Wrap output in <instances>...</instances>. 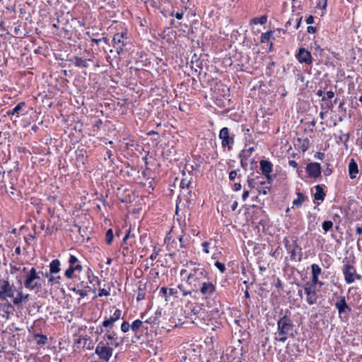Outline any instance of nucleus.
<instances>
[{"mask_svg": "<svg viewBox=\"0 0 362 362\" xmlns=\"http://www.w3.org/2000/svg\"><path fill=\"white\" fill-rule=\"evenodd\" d=\"M90 59H85L81 57H75L74 65L77 67L86 68L89 66L88 62Z\"/></svg>", "mask_w": 362, "mask_h": 362, "instance_id": "obj_21", "label": "nucleus"}, {"mask_svg": "<svg viewBox=\"0 0 362 362\" xmlns=\"http://www.w3.org/2000/svg\"><path fill=\"white\" fill-rule=\"evenodd\" d=\"M335 307L338 310L339 315L341 317V314L351 312V308L347 305L344 296L341 297L340 300L335 303Z\"/></svg>", "mask_w": 362, "mask_h": 362, "instance_id": "obj_14", "label": "nucleus"}, {"mask_svg": "<svg viewBox=\"0 0 362 362\" xmlns=\"http://www.w3.org/2000/svg\"><path fill=\"white\" fill-rule=\"evenodd\" d=\"M315 158L322 160L324 158V153L317 152L315 154Z\"/></svg>", "mask_w": 362, "mask_h": 362, "instance_id": "obj_47", "label": "nucleus"}, {"mask_svg": "<svg viewBox=\"0 0 362 362\" xmlns=\"http://www.w3.org/2000/svg\"><path fill=\"white\" fill-rule=\"evenodd\" d=\"M129 328H130V325L127 322L124 321L122 323L121 330L122 332H124V333L127 332L129 330Z\"/></svg>", "mask_w": 362, "mask_h": 362, "instance_id": "obj_34", "label": "nucleus"}, {"mask_svg": "<svg viewBox=\"0 0 362 362\" xmlns=\"http://www.w3.org/2000/svg\"><path fill=\"white\" fill-rule=\"evenodd\" d=\"M344 281L347 284H351L356 280H361L362 276L356 272V268L351 264L346 262L342 268Z\"/></svg>", "mask_w": 362, "mask_h": 362, "instance_id": "obj_6", "label": "nucleus"}, {"mask_svg": "<svg viewBox=\"0 0 362 362\" xmlns=\"http://www.w3.org/2000/svg\"><path fill=\"white\" fill-rule=\"evenodd\" d=\"M189 273V269L186 267V269H182L180 270V275L181 276H185L186 275V276L187 277V274Z\"/></svg>", "mask_w": 362, "mask_h": 362, "instance_id": "obj_46", "label": "nucleus"}, {"mask_svg": "<svg viewBox=\"0 0 362 362\" xmlns=\"http://www.w3.org/2000/svg\"><path fill=\"white\" fill-rule=\"evenodd\" d=\"M306 172L309 177L317 178L321 175V165L318 163H310L307 165Z\"/></svg>", "mask_w": 362, "mask_h": 362, "instance_id": "obj_11", "label": "nucleus"}, {"mask_svg": "<svg viewBox=\"0 0 362 362\" xmlns=\"http://www.w3.org/2000/svg\"><path fill=\"white\" fill-rule=\"evenodd\" d=\"M216 290L215 286L211 282H203L200 288V292L206 298H209Z\"/></svg>", "mask_w": 362, "mask_h": 362, "instance_id": "obj_13", "label": "nucleus"}, {"mask_svg": "<svg viewBox=\"0 0 362 362\" xmlns=\"http://www.w3.org/2000/svg\"><path fill=\"white\" fill-rule=\"evenodd\" d=\"M121 315V310L115 308L113 313L109 317H105L102 323V326L105 329H112L114 324L120 319Z\"/></svg>", "mask_w": 362, "mask_h": 362, "instance_id": "obj_9", "label": "nucleus"}, {"mask_svg": "<svg viewBox=\"0 0 362 362\" xmlns=\"http://www.w3.org/2000/svg\"><path fill=\"white\" fill-rule=\"evenodd\" d=\"M82 269L83 267L80 264H78L76 266H69V268L65 271L64 274L68 279H71L75 271L81 272Z\"/></svg>", "mask_w": 362, "mask_h": 362, "instance_id": "obj_19", "label": "nucleus"}, {"mask_svg": "<svg viewBox=\"0 0 362 362\" xmlns=\"http://www.w3.org/2000/svg\"><path fill=\"white\" fill-rule=\"evenodd\" d=\"M296 57L300 63H305L306 64H311L313 58L309 51L305 48H300Z\"/></svg>", "mask_w": 362, "mask_h": 362, "instance_id": "obj_12", "label": "nucleus"}, {"mask_svg": "<svg viewBox=\"0 0 362 362\" xmlns=\"http://www.w3.org/2000/svg\"><path fill=\"white\" fill-rule=\"evenodd\" d=\"M211 245V240L210 241H205L202 243V247H203V252L205 254H209V246Z\"/></svg>", "mask_w": 362, "mask_h": 362, "instance_id": "obj_32", "label": "nucleus"}, {"mask_svg": "<svg viewBox=\"0 0 362 362\" xmlns=\"http://www.w3.org/2000/svg\"><path fill=\"white\" fill-rule=\"evenodd\" d=\"M23 272H25L24 280V286L30 291L40 290L42 288L45 281L41 279L39 273L35 267H32L27 271L26 268H23Z\"/></svg>", "mask_w": 362, "mask_h": 362, "instance_id": "obj_2", "label": "nucleus"}, {"mask_svg": "<svg viewBox=\"0 0 362 362\" xmlns=\"http://www.w3.org/2000/svg\"><path fill=\"white\" fill-rule=\"evenodd\" d=\"M237 176V171L236 170H232L229 173V180H233Z\"/></svg>", "mask_w": 362, "mask_h": 362, "instance_id": "obj_42", "label": "nucleus"}, {"mask_svg": "<svg viewBox=\"0 0 362 362\" xmlns=\"http://www.w3.org/2000/svg\"><path fill=\"white\" fill-rule=\"evenodd\" d=\"M290 254H291V257L292 258H295V256H296V251H295V250H291V251L290 252Z\"/></svg>", "mask_w": 362, "mask_h": 362, "instance_id": "obj_63", "label": "nucleus"}, {"mask_svg": "<svg viewBox=\"0 0 362 362\" xmlns=\"http://www.w3.org/2000/svg\"><path fill=\"white\" fill-rule=\"evenodd\" d=\"M260 168L262 173L266 176L268 180H271L270 173L272 171V164L270 161L262 160L260 161Z\"/></svg>", "mask_w": 362, "mask_h": 362, "instance_id": "obj_15", "label": "nucleus"}, {"mask_svg": "<svg viewBox=\"0 0 362 362\" xmlns=\"http://www.w3.org/2000/svg\"><path fill=\"white\" fill-rule=\"evenodd\" d=\"M218 137L221 140L222 146L231 148L234 143V138L230 135L228 127H223L220 130Z\"/></svg>", "mask_w": 362, "mask_h": 362, "instance_id": "obj_8", "label": "nucleus"}, {"mask_svg": "<svg viewBox=\"0 0 362 362\" xmlns=\"http://www.w3.org/2000/svg\"><path fill=\"white\" fill-rule=\"evenodd\" d=\"M60 266H61V263L59 259H53L49 263V272L48 273L53 274H58L61 270Z\"/></svg>", "mask_w": 362, "mask_h": 362, "instance_id": "obj_18", "label": "nucleus"}, {"mask_svg": "<svg viewBox=\"0 0 362 362\" xmlns=\"http://www.w3.org/2000/svg\"><path fill=\"white\" fill-rule=\"evenodd\" d=\"M308 32L309 33H315L316 32V28L313 26H308Z\"/></svg>", "mask_w": 362, "mask_h": 362, "instance_id": "obj_48", "label": "nucleus"}, {"mask_svg": "<svg viewBox=\"0 0 362 362\" xmlns=\"http://www.w3.org/2000/svg\"><path fill=\"white\" fill-rule=\"evenodd\" d=\"M78 262V258L74 255H70L69 258V266H76Z\"/></svg>", "mask_w": 362, "mask_h": 362, "instance_id": "obj_36", "label": "nucleus"}, {"mask_svg": "<svg viewBox=\"0 0 362 362\" xmlns=\"http://www.w3.org/2000/svg\"><path fill=\"white\" fill-rule=\"evenodd\" d=\"M288 165H289L291 167L293 168H297V167H298V163H297V162H296V160H289V161H288Z\"/></svg>", "mask_w": 362, "mask_h": 362, "instance_id": "obj_44", "label": "nucleus"}, {"mask_svg": "<svg viewBox=\"0 0 362 362\" xmlns=\"http://www.w3.org/2000/svg\"><path fill=\"white\" fill-rule=\"evenodd\" d=\"M110 329H106L102 341H108L110 346L117 348L119 345L118 336L114 331H111Z\"/></svg>", "mask_w": 362, "mask_h": 362, "instance_id": "obj_10", "label": "nucleus"}, {"mask_svg": "<svg viewBox=\"0 0 362 362\" xmlns=\"http://www.w3.org/2000/svg\"><path fill=\"white\" fill-rule=\"evenodd\" d=\"M109 295H110V293L105 288H102V289L99 290V293H98L99 296H107Z\"/></svg>", "mask_w": 362, "mask_h": 362, "instance_id": "obj_40", "label": "nucleus"}, {"mask_svg": "<svg viewBox=\"0 0 362 362\" xmlns=\"http://www.w3.org/2000/svg\"><path fill=\"white\" fill-rule=\"evenodd\" d=\"M95 353L100 360L108 362L112 356L113 349L108 341H100L95 347Z\"/></svg>", "mask_w": 362, "mask_h": 362, "instance_id": "obj_5", "label": "nucleus"}, {"mask_svg": "<svg viewBox=\"0 0 362 362\" xmlns=\"http://www.w3.org/2000/svg\"><path fill=\"white\" fill-rule=\"evenodd\" d=\"M297 197V199L293 201V204L297 207H300L301 206L303 202L305 201V197L301 192H298Z\"/></svg>", "mask_w": 362, "mask_h": 362, "instance_id": "obj_24", "label": "nucleus"}, {"mask_svg": "<svg viewBox=\"0 0 362 362\" xmlns=\"http://www.w3.org/2000/svg\"><path fill=\"white\" fill-rule=\"evenodd\" d=\"M36 337L40 338V339L37 341V344H44L47 340V337L45 335H36Z\"/></svg>", "mask_w": 362, "mask_h": 362, "instance_id": "obj_37", "label": "nucleus"}, {"mask_svg": "<svg viewBox=\"0 0 362 362\" xmlns=\"http://www.w3.org/2000/svg\"><path fill=\"white\" fill-rule=\"evenodd\" d=\"M130 236V232L129 231L126 235L123 238V241L125 242L127 240V238H129Z\"/></svg>", "mask_w": 362, "mask_h": 362, "instance_id": "obj_62", "label": "nucleus"}, {"mask_svg": "<svg viewBox=\"0 0 362 362\" xmlns=\"http://www.w3.org/2000/svg\"><path fill=\"white\" fill-rule=\"evenodd\" d=\"M272 35V33L271 32H266L264 33H262V41H264V40H269V37H271Z\"/></svg>", "mask_w": 362, "mask_h": 362, "instance_id": "obj_41", "label": "nucleus"}, {"mask_svg": "<svg viewBox=\"0 0 362 362\" xmlns=\"http://www.w3.org/2000/svg\"><path fill=\"white\" fill-rule=\"evenodd\" d=\"M144 298V294L142 293H139L137 296V300H141Z\"/></svg>", "mask_w": 362, "mask_h": 362, "instance_id": "obj_56", "label": "nucleus"}, {"mask_svg": "<svg viewBox=\"0 0 362 362\" xmlns=\"http://www.w3.org/2000/svg\"><path fill=\"white\" fill-rule=\"evenodd\" d=\"M221 255V252H216L212 255V259H216L219 257V255Z\"/></svg>", "mask_w": 362, "mask_h": 362, "instance_id": "obj_54", "label": "nucleus"}, {"mask_svg": "<svg viewBox=\"0 0 362 362\" xmlns=\"http://www.w3.org/2000/svg\"><path fill=\"white\" fill-rule=\"evenodd\" d=\"M168 293L170 296H173L175 297H177V290L176 288H170L168 290Z\"/></svg>", "mask_w": 362, "mask_h": 362, "instance_id": "obj_43", "label": "nucleus"}, {"mask_svg": "<svg viewBox=\"0 0 362 362\" xmlns=\"http://www.w3.org/2000/svg\"><path fill=\"white\" fill-rule=\"evenodd\" d=\"M126 34L124 33H118L114 35L112 41L114 42L115 46H117L118 48L122 49L124 46V35Z\"/></svg>", "mask_w": 362, "mask_h": 362, "instance_id": "obj_16", "label": "nucleus"}, {"mask_svg": "<svg viewBox=\"0 0 362 362\" xmlns=\"http://www.w3.org/2000/svg\"><path fill=\"white\" fill-rule=\"evenodd\" d=\"M356 231L357 234H362V227H357Z\"/></svg>", "mask_w": 362, "mask_h": 362, "instance_id": "obj_59", "label": "nucleus"}, {"mask_svg": "<svg viewBox=\"0 0 362 362\" xmlns=\"http://www.w3.org/2000/svg\"><path fill=\"white\" fill-rule=\"evenodd\" d=\"M214 264L221 273H223L226 271V267L223 263L216 261Z\"/></svg>", "mask_w": 362, "mask_h": 362, "instance_id": "obj_35", "label": "nucleus"}, {"mask_svg": "<svg viewBox=\"0 0 362 362\" xmlns=\"http://www.w3.org/2000/svg\"><path fill=\"white\" fill-rule=\"evenodd\" d=\"M15 291L16 288L13 284H11L7 280L0 279V300L12 298L14 305H20L28 300L30 295L24 293L21 288L17 291L16 296H14Z\"/></svg>", "mask_w": 362, "mask_h": 362, "instance_id": "obj_1", "label": "nucleus"}, {"mask_svg": "<svg viewBox=\"0 0 362 362\" xmlns=\"http://www.w3.org/2000/svg\"><path fill=\"white\" fill-rule=\"evenodd\" d=\"M237 207H238V202H237L236 201H235V202L233 203L232 206H231V209H232L233 211H235V210L237 209Z\"/></svg>", "mask_w": 362, "mask_h": 362, "instance_id": "obj_55", "label": "nucleus"}, {"mask_svg": "<svg viewBox=\"0 0 362 362\" xmlns=\"http://www.w3.org/2000/svg\"><path fill=\"white\" fill-rule=\"evenodd\" d=\"M189 185V181L186 180L185 179H182L180 182V187L184 188H188Z\"/></svg>", "mask_w": 362, "mask_h": 362, "instance_id": "obj_38", "label": "nucleus"}, {"mask_svg": "<svg viewBox=\"0 0 362 362\" xmlns=\"http://www.w3.org/2000/svg\"><path fill=\"white\" fill-rule=\"evenodd\" d=\"M247 182H248L249 187H254L253 185H254L255 181L253 180H248Z\"/></svg>", "mask_w": 362, "mask_h": 362, "instance_id": "obj_58", "label": "nucleus"}, {"mask_svg": "<svg viewBox=\"0 0 362 362\" xmlns=\"http://www.w3.org/2000/svg\"><path fill=\"white\" fill-rule=\"evenodd\" d=\"M349 173L351 179L356 178L358 173V165L354 159H351L349 163Z\"/></svg>", "mask_w": 362, "mask_h": 362, "instance_id": "obj_17", "label": "nucleus"}, {"mask_svg": "<svg viewBox=\"0 0 362 362\" xmlns=\"http://www.w3.org/2000/svg\"><path fill=\"white\" fill-rule=\"evenodd\" d=\"M311 272L312 276H319L322 272V269L319 265L316 264H313L311 265Z\"/></svg>", "mask_w": 362, "mask_h": 362, "instance_id": "obj_28", "label": "nucleus"}, {"mask_svg": "<svg viewBox=\"0 0 362 362\" xmlns=\"http://www.w3.org/2000/svg\"><path fill=\"white\" fill-rule=\"evenodd\" d=\"M248 196H249V192L247 190L244 191V192L242 195V198H243V201H245L247 199Z\"/></svg>", "mask_w": 362, "mask_h": 362, "instance_id": "obj_50", "label": "nucleus"}, {"mask_svg": "<svg viewBox=\"0 0 362 362\" xmlns=\"http://www.w3.org/2000/svg\"><path fill=\"white\" fill-rule=\"evenodd\" d=\"M277 331L275 333V339L284 342L293 330V325L289 318L286 316L281 317L277 322Z\"/></svg>", "mask_w": 362, "mask_h": 362, "instance_id": "obj_3", "label": "nucleus"}, {"mask_svg": "<svg viewBox=\"0 0 362 362\" xmlns=\"http://www.w3.org/2000/svg\"><path fill=\"white\" fill-rule=\"evenodd\" d=\"M306 23L310 25V24H313L314 23V18L313 16H310L307 18L306 19Z\"/></svg>", "mask_w": 362, "mask_h": 362, "instance_id": "obj_45", "label": "nucleus"}, {"mask_svg": "<svg viewBox=\"0 0 362 362\" xmlns=\"http://www.w3.org/2000/svg\"><path fill=\"white\" fill-rule=\"evenodd\" d=\"M15 252L18 255H20L21 254V248L20 247H17L16 249H15Z\"/></svg>", "mask_w": 362, "mask_h": 362, "instance_id": "obj_64", "label": "nucleus"}, {"mask_svg": "<svg viewBox=\"0 0 362 362\" xmlns=\"http://www.w3.org/2000/svg\"><path fill=\"white\" fill-rule=\"evenodd\" d=\"M72 291L77 295H79L81 297H85L88 294V291L86 288H80L78 286L77 287L73 288Z\"/></svg>", "mask_w": 362, "mask_h": 362, "instance_id": "obj_25", "label": "nucleus"}, {"mask_svg": "<svg viewBox=\"0 0 362 362\" xmlns=\"http://www.w3.org/2000/svg\"><path fill=\"white\" fill-rule=\"evenodd\" d=\"M91 41L98 45V44H99L101 42V40L100 39H94V38H93L91 40Z\"/></svg>", "mask_w": 362, "mask_h": 362, "instance_id": "obj_61", "label": "nucleus"}, {"mask_svg": "<svg viewBox=\"0 0 362 362\" xmlns=\"http://www.w3.org/2000/svg\"><path fill=\"white\" fill-rule=\"evenodd\" d=\"M304 291L306 295V302L310 305L315 304L318 299L317 288L305 284Z\"/></svg>", "mask_w": 362, "mask_h": 362, "instance_id": "obj_7", "label": "nucleus"}, {"mask_svg": "<svg viewBox=\"0 0 362 362\" xmlns=\"http://www.w3.org/2000/svg\"><path fill=\"white\" fill-rule=\"evenodd\" d=\"M186 267L189 269L187 274V281L191 283V280L199 281L204 278L206 275V272L200 265L193 262H190L186 264Z\"/></svg>", "mask_w": 362, "mask_h": 362, "instance_id": "obj_4", "label": "nucleus"}, {"mask_svg": "<svg viewBox=\"0 0 362 362\" xmlns=\"http://www.w3.org/2000/svg\"><path fill=\"white\" fill-rule=\"evenodd\" d=\"M113 232H112V229H109L107 230V231L106 232V234H105V240H106V243L110 245L112 243V240H113Z\"/></svg>", "mask_w": 362, "mask_h": 362, "instance_id": "obj_31", "label": "nucleus"}, {"mask_svg": "<svg viewBox=\"0 0 362 362\" xmlns=\"http://www.w3.org/2000/svg\"><path fill=\"white\" fill-rule=\"evenodd\" d=\"M301 19H302V18H298V19H297V23H296V29H298V28L300 27V22H301Z\"/></svg>", "mask_w": 362, "mask_h": 362, "instance_id": "obj_57", "label": "nucleus"}, {"mask_svg": "<svg viewBox=\"0 0 362 362\" xmlns=\"http://www.w3.org/2000/svg\"><path fill=\"white\" fill-rule=\"evenodd\" d=\"M175 18L178 20H181L183 18V13H176L175 15Z\"/></svg>", "mask_w": 362, "mask_h": 362, "instance_id": "obj_52", "label": "nucleus"}, {"mask_svg": "<svg viewBox=\"0 0 362 362\" xmlns=\"http://www.w3.org/2000/svg\"><path fill=\"white\" fill-rule=\"evenodd\" d=\"M267 18L265 16H262L260 18H255L252 19V22L254 24H261L264 25L267 23Z\"/></svg>", "mask_w": 362, "mask_h": 362, "instance_id": "obj_29", "label": "nucleus"}, {"mask_svg": "<svg viewBox=\"0 0 362 362\" xmlns=\"http://www.w3.org/2000/svg\"><path fill=\"white\" fill-rule=\"evenodd\" d=\"M315 199L316 200L323 201L325 197V194L323 191L322 187L320 185L315 186Z\"/></svg>", "mask_w": 362, "mask_h": 362, "instance_id": "obj_22", "label": "nucleus"}, {"mask_svg": "<svg viewBox=\"0 0 362 362\" xmlns=\"http://www.w3.org/2000/svg\"><path fill=\"white\" fill-rule=\"evenodd\" d=\"M322 226L324 231L327 233L333 227V223L331 221H325Z\"/></svg>", "mask_w": 362, "mask_h": 362, "instance_id": "obj_30", "label": "nucleus"}, {"mask_svg": "<svg viewBox=\"0 0 362 362\" xmlns=\"http://www.w3.org/2000/svg\"><path fill=\"white\" fill-rule=\"evenodd\" d=\"M177 288L182 293V295L184 296H187L188 295H191V293H192V291H187V290L185 289L184 286L182 284H179L177 286Z\"/></svg>", "mask_w": 362, "mask_h": 362, "instance_id": "obj_33", "label": "nucleus"}, {"mask_svg": "<svg viewBox=\"0 0 362 362\" xmlns=\"http://www.w3.org/2000/svg\"><path fill=\"white\" fill-rule=\"evenodd\" d=\"M305 284H310V286H313V287L317 288V285L322 286L323 283L319 281L318 276H312L311 282H306Z\"/></svg>", "mask_w": 362, "mask_h": 362, "instance_id": "obj_26", "label": "nucleus"}, {"mask_svg": "<svg viewBox=\"0 0 362 362\" xmlns=\"http://www.w3.org/2000/svg\"><path fill=\"white\" fill-rule=\"evenodd\" d=\"M269 190V187H266L263 188L262 189H259V192L262 193L263 194H267V192Z\"/></svg>", "mask_w": 362, "mask_h": 362, "instance_id": "obj_51", "label": "nucleus"}, {"mask_svg": "<svg viewBox=\"0 0 362 362\" xmlns=\"http://www.w3.org/2000/svg\"><path fill=\"white\" fill-rule=\"evenodd\" d=\"M142 324L143 322L140 320H134L131 325L132 330L134 332H136L139 330V329L141 327Z\"/></svg>", "mask_w": 362, "mask_h": 362, "instance_id": "obj_27", "label": "nucleus"}, {"mask_svg": "<svg viewBox=\"0 0 362 362\" xmlns=\"http://www.w3.org/2000/svg\"><path fill=\"white\" fill-rule=\"evenodd\" d=\"M8 193L10 194V196H13L14 195V188H13V187H11V190L8 191Z\"/></svg>", "mask_w": 362, "mask_h": 362, "instance_id": "obj_60", "label": "nucleus"}, {"mask_svg": "<svg viewBox=\"0 0 362 362\" xmlns=\"http://www.w3.org/2000/svg\"><path fill=\"white\" fill-rule=\"evenodd\" d=\"M45 276L48 279V283L52 286L60 284V276H55V274H53L45 273Z\"/></svg>", "mask_w": 362, "mask_h": 362, "instance_id": "obj_20", "label": "nucleus"}, {"mask_svg": "<svg viewBox=\"0 0 362 362\" xmlns=\"http://www.w3.org/2000/svg\"><path fill=\"white\" fill-rule=\"evenodd\" d=\"M241 187H242V186H241V185H240V183H235V184L234 185V189H235V191H239V190H240V189H241Z\"/></svg>", "mask_w": 362, "mask_h": 362, "instance_id": "obj_53", "label": "nucleus"}, {"mask_svg": "<svg viewBox=\"0 0 362 362\" xmlns=\"http://www.w3.org/2000/svg\"><path fill=\"white\" fill-rule=\"evenodd\" d=\"M168 288L165 287H162L160 290V293H161L162 296H163L165 299V300H168L167 298V293H168Z\"/></svg>", "mask_w": 362, "mask_h": 362, "instance_id": "obj_39", "label": "nucleus"}, {"mask_svg": "<svg viewBox=\"0 0 362 362\" xmlns=\"http://www.w3.org/2000/svg\"><path fill=\"white\" fill-rule=\"evenodd\" d=\"M25 107V103L21 102L10 112H8V115H16L17 117H18Z\"/></svg>", "mask_w": 362, "mask_h": 362, "instance_id": "obj_23", "label": "nucleus"}, {"mask_svg": "<svg viewBox=\"0 0 362 362\" xmlns=\"http://www.w3.org/2000/svg\"><path fill=\"white\" fill-rule=\"evenodd\" d=\"M334 93L333 91L329 90V91L327 92V98L332 99V98H334Z\"/></svg>", "mask_w": 362, "mask_h": 362, "instance_id": "obj_49", "label": "nucleus"}]
</instances>
